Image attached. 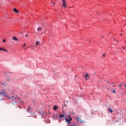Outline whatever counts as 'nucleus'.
<instances>
[{"mask_svg": "<svg viewBox=\"0 0 126 126\" xmlns=\"http://www.w3.org/2000/svg\"><path fill=\"white\" fill-rule=\"evenodd\" d=\"M5 41H6L5 39H3V40H2V42H5Z\"/></svg>", "mask_w": 126, "mask_h": 126, "instance_id": "nucleus-21", "label": "nucleus"}, {"mask_svg": "<svg viewBox=\"0 0 126 126\" xmlns=\"http://www.w3.org/2000/svg\"><path fill=\"white\" fill-rule=\"evenodd\" d=\"M26 45V44L24 43V45L23 46V48H24Z\"/></svg>", "mask_w": 126, "mask_h": 126, "instance_id": "nucleus-20", "label": "nucleus"}, {"mask_svg": "<svg viewBox=\"0 0 126 126\" xmlns=\"http://www.w3.org/2000/svg\"><path fill=\"white\" fill-rule=\"evenodd\" d=\"M48 123H49V124L50 123V120H48V121H46V124H48Z\"/></svg>", "mask_w": 126, "mask_h": 126, "instance_id": "nucleus-18", "label": "nucleus"}, {"mask_svg": "<svg viewBox=\"0 0 126 126\" xmlns=\"http://www.w3.org/2000/svg\"><path fill=\"white\" fill-rule=\"evenodd\" d=\"M113 93H116V92L115 90H113Z\"/></svg>", "mask_w": 126, "mask_h": 126, "instance_id": "nucleus-22", "label": "nucleus"}, {"mask_svg": "<svg viewBox=\"0 0 126 126\" xmlns=\"http://www.w3.org/2000/svg\"><path fill=\"white\" fill-rule=\"evenodd\" d=\"M76 126V125L74 124V125H73L71 126Z\"/></svg>", "mask_w": 126, "mask_h": 126, "instance_id": "nucleus-26", "label": "nucleus"}, {"mask_svg": "<svg viewBox=\"0 0 126 126\" xmlns=\"http://www.w3.org/2000/svg\"><path fill=\"white\" fill-rule=\"evenodd\" d=\"M59 108V106H55L53 108V109L54 111H56L57 109Z\"/></svg>", "mask_w": 126, "mask_h": 126, "instance_id": "nucleus-10", "label": "nucleus"}, {"mask_svg": "<svg viewBox=\"0 0 126 126\" xmlns=\"http://www.w3.org/2000/svg\"><path fill=\"white\" fill-rule=\"evenodd\" d=\"M1 84H2V85H4V86H7V84H6V82H4V83L2 82V83H1Z\"/></svg>", "mask_w": 126, "mask_h": 126, "instance_id": "nucleus-13", "label": "nucleus"}, {"mask_svg": "<svg viewBox=\"0 0 126 126\" xmlns=\"http://www.w3.org/2000/svg\"><path fill=\"white\" fill-rule=\"evenodd\" d=\"M120 35H121V36H123V34L122 33H121V34H120Z\"/></svg>", "mask_w": 126, "mask_h": 126, "instance_id": "nucleus-27", "label": "nucleus"}, {"mask_svg": "<svg viewBox=\"0 0 126 126\" xmlns=\"http://www.w3.org/2000/svg\"><path fill=\"white\" fill-rule=\"evenodd\" d=\"M85 78H86V80H89L90 77H89V76L88 74H87L86 75H85Z\"/></svg>", "mask_w": 126, "mask_h": 126, "instance_id": "nucleus-9", "label": "nucleus"}, {"mask_svg": "<svg viewBox=\"0 0 126 126\" xmlns=\"http://www.w3.org/2000/svg\"><path fill=\"white\" fill-rule=\"evenodd\" d=\"M123 86H124V83H121L120 85H119L118 86V87L119 88V91L124 90V89L123 88Z\"/></svg>", "mask_w": 126, "mask_h": 126, "instance_id": "nucleus-2", "label": "nucleus"}, {"mask_svg": "<svg viewBox=\"0 0 126 126\" xmlns=\"http://www.w3.org/2000/svg\"><path fill=\"white\" fill-rule=\"evenodd\" d=\"M63 118H65V115H62V114H61L60 116V118L62 119Z\"/></svg>", "mask_w": 126, "mask_h": 126, "instance_id": "nucleus-11", "label": "nucleus"}, {"mask_svg": "<svg viewBox=\"0 0 126 126\" xmlns=\"http://www.w3.org/2000/svg\"><path fill=\"white\" fill-rule=\"evenodd\" d=\"M102 38H104V36H102Z\"/></svg>", "mask_w": 126, "mask_h": 126, "instance_id": "nucleus-30", "label": "nucleus"}, {"mask_svg": "<svg viewBox=\"0 0 126 126\" xmlns=\"http://www.w3.org/2000/svg\"><path fill=\"white\" fill-rule=\"evenodd\" d=\"M124 86L125 88H126V85L124 84Z\"/></svg>", "mask_w": 126, "mask_h": 126, "instance_id": "nucleus-25", "label": "nucleus"}, {"mask_svg": "<svg viewBox=\"0 0 126 126\" xmlns=\"http://www.w3.org/2000/svg\"><path fill=\"white\" fill-rule=\"evenodd\" d=\"M13 11L17 13L19 12V11L16 8H14Z\"/></svg>", "mask_w": 126, "mask_h": 126, "instance_id": "nucleus-14", "label": "nucleus"}, {"mask_svg": "<svg viewBox=\"0 0 126 126\" xmlns=\"http://www.w3.org/2000/svg\"><path fill=\"white\" fill-rule=\"evenodd\" d=\"M68 118H69V119L66 118H65L64 119L65 122L67 123L68 125H70V122H71V121L72 120V118L70 115H68Z\"/></svg>", "mask_w": 126, "mask_h": 126, "instance_id": "nucleus-1", "label": "nucleus"}, {"mask_svg": "<svg viewBox=\"0 0 126 126\" xmlns=\"http://www.w3.org/2000/svg\"><path fill=\"white\" fill-rule=\"evenodd\" d=\"M8 98L12 99V100L13 102H15L16 100V98L14 96H9L8 97Z\"/></svg>", "mask_w": 126, "mask_h": 126, "instance_id": "nucleus-5", "label": "nucleus"}, {"mask_svg": "<svg viewBox=\"0 0 126 126\" xmlns=\"http://www.w3.org/2000/svg\"><path fill=\"white\" fill-rule=\"evenodd\" d=\"M116 42H119V41H116Z\"/></svg>", "mask_w": 126, "mask_h": 126, "instance_id": "nucleus-31", "label": "nucleus"}, {"mask_svg": "<svg viewBox=\"0 0 126 126\" xmlns=\"http://www.w3.org/2000/svg\"><path fill=\"white\" fill-rule=\"evenodd\" d=\"M103 57H105V54H103Z\"/></svg>", "mask_w": 126, "mask_h": 126, "instance_id": "nucleus-24", "label": "nucleus"}, {"mask_svg": "<svg viewBox=\"0 0 126 126\" xmlns=\"http://www.w3.org/2000/svg\"><path fill=\"white\" fill-rule=\"evenodd\" d=\"M42 31V28L41 27H39L37 29V31L38 32H41Z\"/></svg>", "mask_w": 126, "mask_h": 126, "instance_id": "nucleus-12", "label": "nucleus"}, {"mask_svg": "<svg viewBox=\"0 0 126 126\" xmlns=\"http://www.w3.org/2000/svg\"><path fill=\"white\" fill-rule=\"evenodd\" d=\"M117 49H119V48H117Z\"/></svg>", "mask_w": 126, "mask_h": 126, "instance_id": "nucleus-34", "label": "nucleus"}, {"mask_svg": "<svg viewBox=\"0 0 126 126\" xmlns=\"http://www.w3.org/2000/svg\"><path fill=\"white\" fill-rule=\"evenodd\" d=\"M108 111L111 112V113L113 112V111L111 110L110 108H109Z\"/></svg>", "mask_w": 126, "mask_h": 126, "instance_id": "nucleus-17", "label": "nucleus"}, {"mask_svg": "<svg viewBox=\"0 0 126 126\" xmlns=\"http://www.w3.org/2000/svg\"><path fill=\"white\" fill-rule=\"evenodd\" d=\"M12 104L13 105V103L12 102Z\"/></svg>", "mask_w": 126, "mask_h": 126, "instance_id": "nucleus-33", "label": "nucleus"}, {"mask_svg": "<svg viewBox=\"0 0 126 126\" xmlns=\"http://www.w3.org/2000/svg\"><path fill=\"white\" fill-rule=\"evenodd\" d=\"M30 111H31V107L30 106H29L28 107V109H27V111H28V112H30Z\"/></svg>", "mask_w": 126, "mask_h": 126, "instance_id": "nucleus-15", "label": "nucleus"}, {"mask_svg": "<svg viewBox=\"0 0 126 126\" xmlns=\"http://www.w3.org/2000/svg\"><path fill=\"white\" fill-rule=\"evenodd\" d=\"M39 114H40V115H43L44 114V112L41 113V112L39 111Z\"/></svg>", "mask_w": 126, "mask_h": 126, "instance_id": "nucleus-19", "label": "nucleus"}, {"mask_svg": "<svg viewBox=\"0 0 126 126\" xmlns=\"http://www.w3.org/2000/svg\"><path fill=\"white\" fill-rule=\"evenodd\" d=\"M12 39L13 40H14V41H19V39H18L17 37H15V36H13V37L12 38Z\"/></svg>", "mask_w": 126, "mask_h": 126, "instance_id": "nucleus-6", "label": "nucleus"}, {"mask_svg": "<svg viewBox=\"0 0 126 126\" xmlns=\"http://www.w3.org/2000/svg\"><path fill=\"white\" fill-rule=\"evenodd\" d=\"M11 43H12V44H13V42H11Z\"/></svg>", "mask_w": 126, "mask_h": 126, "instance_id": "nucleus-32", "label": "nucleus"}, {"mask_svg": "<svg viewBox=\"0 0 126 126\" xmlns=\"http://www.w3.org/2000/svg\"><path fill=\"white\" fill-rule=\"evenodd\" d=\"M0 50L1 51H3L4 52H6V53H7V52H8L7 50H6L5 49H3L1 47H0Z\"/></svg>", "mask_w": 126, "mask_h": 126, "instance_id": "nucleus-7", "label": "nucleus"}, {"mask_svg": "<svg viewBox=\"0 0 126 126\" xmlns=\"http://www.w3.org/2000/svg\"><path fill=\"white\" fill-rule=\"evenodd\" d=\"M26 37H28V34H26Z\"/></svg>", "mask_w": 126, "mask_h": 126, "instance_id": "nucleus-28", "label": "nucleus"}, {"mask_svg": "<svg viewBox=\"0 0 126 126\" xmlns=\"http://www.w3.org/2000/svg\"><path fill=\"white\" fill-rule=\"evenodd\" d=\"M51 3H52L53 4H54V5H53L54 6H55V5H54V4H55V2H51Z\"/></svg>", "mask_w": 126, "mask_h": 126, "instance_id": "nucleus-23", "label": "nucleus"}, {"mask_svg": "<svg viewBox=\"0 0 126 126\" xmlns=\"http://www.w3.org/2000/svg\"><path fill=\"white\" fill-rule=\"evenodd\" d=\"M76 120L77 121V122H80V123H83V121L81 120V118L79 117H77Z\"/></svg>", "mask_w": 126, "mask_h": 126, "instance_id": "nucleus-8", "label": "nucleus"}, {"mask_svg": "<svg viewBox=\"0 0 126 126\" xmlns=\"http://www.w3.org/2000/svg\"><path fill=\"white\" fill-rule=\"evenodd\" d=\"M114 40L115 41H116V39H114Z\"/></svg>", "mask_w": 126, "mask_h": 126, "instance_id": "nucleus-29", "label": "nucleus"}, {"mask_svg": "<svg viewBox=\"0 0 126 126\" xmlns=\"http://www.w3.org/2000/svg\"><path fill=\"white\" fill-rule=\"evenodd\" d=\"M40 41H37L36 42L35 44L38 46V45L40 44Z\"/></svg>", "mask_w": 126, "mask_h": 126, "instance_id": "nucleus-16", "label": "nucleus"}, {"mask_svg": "<svg viewBox=\"0 0 126 126\" xmlns=\"http://www.w3.org/2000/svg\"><path fill=\"white\" fill-rule=\"evenodd\" d=\"M62 6L63 7H67L66 2L65 1V0H62Z\"/></svg>", "mask_w": 126, "mask_h": 126, "instance_id": "nucleus-4", "label": "nucleus"}, {"mask_svg": "<svg viewBox=\"0 0 126 126\" xmlns=\"http://www.w3.org/2000/svg\"><path fill=\"white\" fill-rule=\"evenodd\" d=\"M2 94L3 96H4L6 97H8V94L7 92H0V95Z\"/></svg>", "mask_w": 126, "mask_h": 126, "instance_id": "nucleus-3", "label": "nucleus"}]
</instances>
